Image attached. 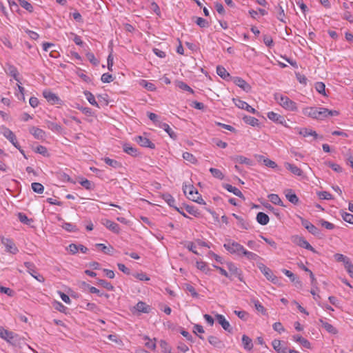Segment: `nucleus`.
<instances>
[{
    "label": "nucleus",
    "mask_w": 353,
    "mask_h": 353,
    "mask_svg": "<svg viewBox=\"0 0 353 353\" xmlns=\"http://www.w3.org/2000/svg\"><path fill=\"white\" fill-rule=\"evenodd\" d=\"M123 148V151L125 153H127L131 156L136 157L139 154L137 149L136 148L132 147L130 144H124Z\"/></svg>",
    "instance_id": "2f4dec72"
},
{
    "label": "nucleus",
    "mask_w": 353,
    "mask_h": 353,
    "mask_svg": "<svg viewBox=\"0 0 353 353\" xmlns=\"http://www.w3.org/2000/svg\"><path fill=\"white\" fill-rule=\"evenodd\" d=\"M2 134L16 148L19 149V144L17 142V137L10 129L7 128H3Z\"/></svg>",
    "instance_id": "9b49d317"
},
{
    "label": "nucleus",
    "mask_w": 353,
    "mask_h": 353,
    "mask_svg": "<svg viewBox=\"0 0 353 353\" xmlns=\"http://www.w3.org/2000/svg\"><path fill=\"white\" fill-rule=\"evenodd\" d=\"M6 72L12 77L17 81L19 82V79L18 78V70L17 68L11 64H7L6 68Z\"/></svg>",
    "instance_id": "aec40b11"
},
{
    "label": "nucleus",
    "mask_w": 353,
    "mask_h": 353,
    "mask_svg": "<svg viewBox=\"0 0 353 353\" xmlns=\"http://www.w3.org/2000/svg\"><path fill=\"white\" fill-rule=\"evenodd\" d=\"M185 210L189 214L193 215L195 217H199L201 214L199 210L196 208H195L194 206L187 205H185Z\"/></svg>",
    "instance_id": "c03bdc74"
},
{
    "label": "nucleus",
    "mask_w": 353,
    "mask_h": 353,
    "mask_svg": "<svg viewBox=\"0 0 353 353\" xmlns=\"http://www.w3.org/2000/svg\"><path fill=\"white\" fill-rule=\"evenodd\" d=\"M136 310L141 312L148 313L150 311V307L144 302L139 301L136 305Z\"/></svg>",
    "instance_id": "a19ab883"
},
{
    "label": "nucleus",
    "mask_w": 353,
    "mask_h": 353,
    "mask_svg": "<svg viewBox=\"0 0 353 353\" xmlns=\"http://www.w3.org/2000/svg\"><path fill=\"white\" fill-rule=\"evenodd\" d=\"M31 187L34 192H37L38 194H41L43 192L44 187L40 183L34 182L31 184Z\"/></svg>",
    "instance_id": "de8ad7c7"
},
{
    "label": "nucleus",
    "mask_w": 353,
    "mask_h": 353,
    "mask_svg": "<svg viewBox=\"0 0 353 353\" xmlns=\"http://www.w3.org/2000/svg\"><path fill=\"white\" fill-rule=\"evenodd\" d=\"M210 172L212 176L216 179H223L224 178L223 174L219 169L211 168H210Z\"/></svg>",
    "instance_id": "09e8293b"
},
{
    "label": "nucleus",
    "mask_w": 353,
    "mask_h": 353,
    "mask_svg": "<svg viewBox=\"0 0 353 353\" xmlns=\"http://www.w3.org/2000/svg\"><path fill=\"white\" fill-rule=\"evenodd\" d=\"M275 12H276V18L281 22L286 23L285 21V12L283 7L278 4L274 7Z\"/></svg>",
    "instance_id": "cd10ccee"
},
{
    "label": "nucleus",
    "mask_w": 353,
    "mask_h": 353,
    "mask_svg": "<svg viewBox=\"0 0 353 353\" xmlns=\"http://www.w3.org/2000/svg\"><path fill=\"white\" fill-rule=\"evenodd\" d=\"M268 118L276 123L281 125H285L286 121L283 116L279 114L274 112H269L267 114Z\"/></svg>",
    "instance_id": "4468645a"
},
{
    "label": "nucleus",
    "mask_w": 353,
    "mask_h": 353,
    "mask_svg": "<svg viewBox=\"0 0 353 353\" xmlns=\"http://www.w3.org/2000/svg\"><path fill=\"white\" fill-rule=\"evenodd\" d=\"M234 160L237 162V163H241V164H246V165H250L251 164V161L248 159L247 157H245L243 156H236L234 158Z\"/></svg>",
    "instance_id": "603ef678"
},
{
    "label": "nucleus",
    "mask_w": 353,
    "mask_h": 353,
    "mask_svg": "<svg viewBox=\"0 0 353 353\" xmlns=\"http://www.w3.org/2000/svg\"><path fill=\"white\" fill-rule=\"evenodd\" d=\"M257 222L263 225H267L270 221L269 216L264 212H259L256 214Z\"/></svg>",
    "instance_id": "bb28decb"
},
{
    "label": "nucleus",
    "mask_w": 353,
    "mask_h": 353,
    "mask_svg": "<svg viewBox=\"0 0 353 353\" xmlns=\"http://www.w3.org/2000/svg\"><path fill=\"white\" fill-rule=\"evenodd\" d=\"M159 126L163 129L172 139H176L177 138L176 134L170 128L168 124L159 122Z\"/></svg>",
    "instance_id": "b1692460"
},
{
    "label": "nucleus",
    "mask_w": 353,
    "mask_h": 353,
    "mask_svg": "<svg viewBox=\"0 0 353 353\" xmlns=\"http://www.w3.org/2000/svg\"><path fill=\"white\" fill-rule=\"evenodd\" d=\"M233 216L238 221V224L241 228L245 229V230L248 229V224L243 220V219L242 217H241L235 214H233Z\"/></svg>",
    "instance_id": "4d7b16f0"
},
{
    "label": "nucleus",
    "mask_w": 353,
    "mask_h": 353,
    "mask_svg": "<svg viewBox=\"0 0 353 353\" xmlns=\"http://www.w3.org/2000/svg\"><path fill=\"white\" fill-rule=\"evenodd\" d=\"M1 243L6 247V250L7 252L12 253L13 254H15L18 252V248L11 239L3 237L1 239Z\"/></svg>",
    "instance_id": "9d476101"
},
{
    "label": "nucleus",
    "mask_w": 353,
    "mask_h": 353,
    "mask_svg": "<svg viewBox=\"0 0 353 353\" xmlns=\"http://www.w3.org/2000/svg\"><path fill=\"white\" fill-rule=\"evenodd\" d=\"M315 89L319 93L323 95H326L325 85L323 82H316L315 83Z\"/></svg>",
    "instance_id": "6e6d98bb"
},
{
    "label": "nucleus",
    "mask_w": 353,
    "mask_h": 353,
    "mask_svg": "<svg viewBox=\"0 0 353 353\" xmlns=\"http://www.w3.org/2000/svg\"><path fill=\"white\" fill-rule=\"evenodd\" d=\"M299 134L303 135V137H308V136H312L315 139L319 138L318 134L316 132V131L312 130L311 129L308 128H301L299 131Z\"/></svg>",
    "instance_id": "7c9ffc66"
},
{
    "label": "nucleus",
    "mask_w": 353,
    "mask_h": 353,
    "mask_svg": "<svg viewBox=\"0 0 353 353\" xmlns=\"http://www.w3.org/2000/svg\"><path fill=\"white\" fill-rule=\"evenodd\" d=\"M223 188L226 189L228 192H232L234 195L240 198H244L243 194L237 188L234 187L230 184H225L223 185Z\"/></svg>",
    "instance_id": "c85d7f7f"
},
{
    "label": "nucleus",
    "mask_w": 353,
    "mask_h": 353,
    "mask_svg": "<svg viewBox=\"0 0 353 353\" xmlns=\"http://www.w3.org/2000/svg\"><path fill=\"white\" fill-rule=\"evenodd\" d=\"M17 216L19 220L26 225H30L33 222L32 219H28V216L22 212H19Z\"/></svg>",
    "instance_id": "a18cd8bd"
},
{
    "label": "nucleus",
    "mask_w": 353,
    "mask_h": 353,
    "mask_svg": "<svg viewBox=\"0 0 353 353\" xmlns=\"http://www.w3.org/2000/svg\"><path fill=\"white\" fill-rule=\"evenodd\" d=\"M184 289L189 292L193 297L197 298L199 296V294L196 292L195 288L192 285L185 283L184 285Z\"/></svg>",
    "instance_id": "3c124183"
},
{
    "label": "nucleus",
    "mask_w": 353,
    "mask_h": 353,
    "mask_svg": "<svg viewBox=\"0 0 353 353\" xmlns=\"http://www.w3.org/2000/svg\"><path fill=\"white\" fill-rule=\"evenodd\" d=\"M196 268L205 273H207L208 271L210 270L206 263L203 261H197Z\"/></svg>",
    "instance_id": "338daca9"
},
{
    "label": "nucleus",
    "mask_w": 353,
    "mask_h": 353,
    "mask_svg": "<svg viewBox=\"0 0 353 353\" xmlns=\"http://www.w3.org/2000/svg\"><path fill=\"white\" fill-rule=\"evenodd\" d=\"M272 345L277 353H282V350L285 352L287 349V347L281 346V341L278 339L273 340L272 342Z\"/></svg>",
    "instance_id": "c9c22d12"
},
{
    "label": "nucleus",
    "mask_w": 353,
    "mask_h": 353,
    "mask_svg": "<svg viewBox=\"0 0 353 353\" xmlns=\"http://www.w3.org/2000/svg\"><path fill=\"white\" fill-rule=\"evenodd\" d=\"M34 151L37 153L41 154H42L44 157H48L49 156V153L48 152V150H47V148L45 146L39 145V146H37L35 148Z\"/></svg>",
    "instance_id": "052dcab7"
},
{
    "label": "nucleus",
    "mask_w": 353,
    "mask_h": 353,
    "mask_svg": "<svg viewBox=\"0 0 353 353\" xmlns=\"http://www.w3.org/2000/svg\"><path fill=\"white\" fill-rule=\"evenodd\" d=\"M223 247L230 254H236L240 256H242V253L245 249L242 245L232 240H227Z\"/></svg>",
    "instance_id": "20e7f679"
},
{
    "label": "nucleus",
    "mask_w": 353,
    "mask_h": 353,
    "mask_svg": "<svg viewBox=\"0 0 353 353\" xmlns=\"http://www.w3.org/2000/svg\"><path fill=\"white\" fill-rule=\"evenodd\" d=\"M183 191L188 198L199 204H205L198 190L192 185H183Z\"/></svg>",
    "instance_id": "7ed1b4c3"
},
{
    "label": "nucleus",
    "mask_w": 353,
    "mask_h": 353,
    "mask_svg": "<svg viewBox=\"0 0 353 353\" xmlns=\"http://www.w3.org/2000/svg\"><path fill=\"white\" fill-rule=\"evenodd\" d=\"M43 95L44 98L48 101V102L52 105L60 104L61 102V100L59 98V97L50 90H44Z\"/></svg>",
    "instance_id": "f8f14e48"
},
{
    "label": "nucleus",
    "mask_w": 353,
    "mask_h": 353,
    "mask_svg": "<svg viewBox=\"0 0 353 353\" xmlns=\"http://www.w3.org/2000/svg\"><path fill=\"white\" fill-rule=\"evenodd\" d=\"M143 339L144 341H146V342L145 343V346L150 350H154L156 349V339H154L153 340L150 339L148 336H144L143 337Z\"/></svg>",
    "instance_id": "473e14b6"
},
{
    "label": "nucleus",
    "mask_w": 353,
    "mask_h": 353,
    "mask_svg": "<svg viewBox=\"0 0 353 353\" xmlns=\"http://www.w3.org/2000/svg\"><path fill=\"white\" fill-rule=\"evenodd\" d=\"M292 241L301 248H305L306 250H310L313 252H316L315 249L303 236L298 235L292 236Z\"/></svg>",
    "instance_id": "6e6552de"
},
{
    "label": "nucleus",
    "mask_w": 353,
    "mask_h": 353,
    "mask_svg": "<svg viewBox=\"0 0 353 353\" xmlns=\"http://www.w3.org/2000/svg\"><path fill=\"white\" fill-rule=\"evenodd\" d=\"M101 80L103 83H110L114 80V77L109 73H104L102 74Z\"/></svg>",
    "instance_id": "774afa93"
},
{
    "label": "nucleus",
    "mask_w": 353,
    "mask_h": 353,
    "mask_svg": "<svg viewBox=\"0 0 353 353\" xmlns=\"http://www.w3.org/2000/svg\"><path fill=\"white\" fill-rule=\"evenodd\" d=\"M86 57L94 65H97L99 63V60L95 58L94 54L92 52H87Z\"/></svg>",
    "instance_id": "69168bd1"
},
{
    "label": "nucleus",
    "mask_w": 353,
    "mask_h": 353,
    "mask_svg": "<svg viewBox=\"0 0 353 353\" xmlns=\"http://www.w3.org/2000/svg\"><path fill=\"white\" fill-rule=\"evenodd\" d=\"M19 4L21 5V6L22 8H23L24 9H26V10H28L30 12L33 11L32 6L29 2H28L26 0H19Z\"/></svg>",
    "instance_id": "13d9d810"
},
{
    "label": "nucleus",
    "mask_w": 353,
    "mask_h": 353,
    "mask_svg": "<svg viewBox=\"0 0 353 353\" xmlns=\"http://www.w3.org/2000/svg\"><path fill=\"white\" fill-rule=\"evenodd\" d=\"M303 114L314 119L323 120L328 117L337 116L339 113L323 107H306L303 108Z\"/></svg>",
    "instance_id": "f257e3e1"
},
{
    "label": "nucleus",
    "mask_w": 353,
    "mask_h": 353,
    "mask_svg": "<svg viewBox=\"0 0 353 353\" xmlns=\"http://www.w3.org/2000/svg\"><path fill=\"white\" fill-rule=\"evenodd\" d=\"M282 272L286 275L292 282H296L300 283L299 280H296L295 275L290 270L283 269Z\"/></svg>",
    "instance_id": "e2e57ef3"
},
{
    "label": "nucleus",
    "mask_w": 353,
    "mask_h": 353,
    "mask_svg": "<svg viewBox=\"0 0 353 353\" xmlns=\"http://www.w3.org/2000/svg\"><path fill=\"white\" fill-rule=\"evenodd\" d=\"M183 158L185 160L190 162L191 163H194V164L196 163V161H197V160L195 158V157L192 154H191L190 152H185L183 153Z\"/></svg>",
    "instance_id": "864d4df0"
},
{
    "label": "nucleus",
    "mask_w": 353,
    "mask_h": 353,
    "mask_svg": "<svg viewBox=\"0 0 353 353\" xmlns=\"http://www.w3.org/2000/svg\"><path fill=\"white\" fill-rule=\"evenodd\" d=\"M103 161L107 165L114 168H120L122 167V165L120 162L117 161V160L110 159L109 157H105Z\"/></svg>",
    "instance_id": "4c0bfd02"
},
{
    "label": "nucleus",
    "mask_w": 353,
    "mask_h": 353,
    "mask_svg": "<svg viewBox=\"0 0 353 353\" xmlns=\"http://www.w3.org/2000/svg\"><path fill=\"white\" fill-rule=\"evenodd\" d=\"M135 140L142 147L149 148L151 149H154L155 148V145L147 137L138 136L136 137Z\"/></svg>",
    "instance_id": "2eb2a0df"
},
{
    "label": "nucleus",
    "mask_w": 353,
    "mask_h": 353,
    "mask_svg": "<svg viewBox=\"0 0 353 353\" xmlns=\"http://www.w3.org/2000/svg\"><path fill=\"white\" fill-rule=\"evenodd\" d=\"M233 101L239 108L245 110L248 112H251L252 114H259V112L245 101H243L239 99H233Z\"/></svg>",
    "instance_id": "1a4fd4ad"
},
{
    "label": "nucleus",
    "mask_w": 353,
    "mask_h": 353,
    "mask_svg": "<svg viewBox=\"0 0 353 353\" xmlns=\"http://www.w3.org/2000/svg\"><path fill=\"white\" fill-rule=\"evenodd\" d=\"M192 20L194 21L196 25H198L200 28H207L209 26V23L205 19L199 17H193Z\"/></svg>",
    "instance_id": "e433bc0d"
},
{
    "label": "nucleus",
    "mask_w": 353,
    "mask_h": 353,
    "mask_svg": "<svg viewBox=\"0 0 353 353\" xmlns=\"http://www.w3.org/2000/svg\"><path fill=\"white\" fill-rule=\"evenodd\" d=\"M79 183L86 190H92L93 188V183L88 179H81L79 181Z\"/></svg>",
    "instance_id": "680f3d73"
},
{
    "label": "nucleus",
    "mask_w": 353,
    "mask_h": 353,
    "mask_svg": "<svg viewBox=\"0 0 353 353\" xmlns=\"http://www.w3.org/2000/svg\"><path fill=\"white\" fill-rule=\"evenodd\" d=\"M285 167L287 170L290 171L293 174L296 176H302L303 175V171L298 168L296 165L290 163H285Z\"/></svg>",
    "instance_id": "4be33fe9"
},
{
    "label": "nucleus",
    "mask_w": 353,
    "mask_h": 353,
    "mask_svg": "<svg viewBox=\"0 0 353 353\" xmlns=\"http://www.w3.org/2000/svg\"><path fill=\"white\" fill-rule=\"evenodd\" d=\"M97 283L108 290H114V286L105 280L99 279Z\"/></svg>",
    "instance_id": "8fccbe9b"
},
{
    "label": "nucleus",
    "mask_w": 353,
    "mask_h": 353,
    "mask_svg": "<svg viewBox=\"0 0 353 353\" xmlns=\"http://www.w3.org/2000/svg\"><path fill=\"white\" fill-rule=\"evenodd\" d=\"M242 343L244 349L247 350H251L253 348L252 340L245 334L242 336Z\"/></svg>",
    "instance_id": "c756f323"
},
{
    "label": "nucleus",
    "mask_w": 353,
    "mask_h": 353,
    "mask_svg": "<svg viewBox=\"0 0 353 353\" xmlns=\"http://www.w3.org/2000/svg\"><path fill=\"white\" fill-rule=\"evenodd\" d=\"M208 342L213 346L222 348L224 347V344L218 337L215 336H210L208 337Z\"/></svg>",
    "instance_id": "393cba45"
},
{
    "label": "nucleus",
    "mask_w": 353,
    "mask_h": 353,
    "mask_svg": "<svg viewBox=\"0 0 353 353\" xmlns=\"http://www.w3.org/2000/svg\"><path fill=\"white\" fill-rule=\"evenodd\" d=\"M341 216H342L343 219L345 221H346L350 224H353V214H350V213H348L346 212H343L341 213Z\"/></svg>",
    "instance_id": "bf43d9fd"
},
{
    "label": "nucleus",
    "mask_w": 353,
    "mask_h": 353,
    "mask_svg": "<svg viewBox=\"0 0 353 353\" xmlns=\"http://www.w3.org/2000/svg\"><path fill=\"white\" fill-rule=\"evenodd\" d=\"M84 94L86 97V99L91 105H94L96 107H99V105L95 100L94 96L90 92L85 91Z\"/></svg>",
    "instance_id": "49530a36"
},
{
    "label": "nucleus",
    "mask_w": 353,
    "mask_h": 353,
    "mask_svg": "<svg viewBox=\"0 0 353 353\" xmlns=\"http://www.w3.org/2000/svg\"><path fill=\"white\" fill-rule=\"evenodd\" d=\"M103 225L108 229H109L110 230H111L112 232H113L116 234H118L120 232L119 225L117 223H116L110 220L105 219L103 222Z\"/></svg>",
    "instance_id": "412c9836"
},
{
    "label": "nucleus",
    "mask_w": 353,
    "mask_h": 353,
    "mask_svg": "<svg viewBox=\"0 0 353 353\" xmlns=\"http://www.w3.org/2000/svg\"><path fill=\"white\" fill-rule=\"evenodd\" d=\"M334 259L336 261L343 262L345 264V268L347 265L348 263H351V261H350V259L347 258V256H344L342 254H339V253L335 254Z\"/></svg>",
    "instance_id": "79ce46f5"
},
{
    "label": "nucleus",
    "mask_w": 353,
    "mask_h": 353,
    "mask_svg": "<svg viewBox=\"0 0 353 353\" xmlns=\"http://www.w3.org/2000/svg\"><path fill=\"white\" fill-rule=\"evenodd\" d=\"M242 256H245L250 261H256L260 257L255 253L248 251L245 248L242 253Z\"/></svg>",
    "instance_id": "37998d69"
},
{
    "label": "nucleus",
    "mask_w": 353,
    "mask_h": 353,
    "mask_svg": "<svg viewBox=\"0 0 353 353\" xmlns=\"http://www.w3.org/2000/svg\"><path fill=\"white\" fill-rule=\"evenodd\" d=\"M29 132L33 137L40 141L46 139V134L42 129L32 126L30 128Z\"/></svg>",
    "instance_id": "ddd939ff"
},
{
    "label": "nucleus",
    "mask_w": 353,
    "mask_h": 353,
    "mask_svg": "<svg viewBox=\"0 0 353 353\" xmlns=\"http://www.w3.org/2000/svg\"><path fill=\"white\" fill-rule=\"evenodd\" d=\"M174 85L176 88H179L180 90L189 92L192 94L194 93V90L187 83L182 81H175Z\"/></svg>",
    "instance_id": "a878e982"
},
{
    "label": "nucleus",
    "mask_w": 353,
    "mask_h": 353,
    "mask_svg": "<svg viewBox=\"0 0 353 353\" xmlns=\"http://www.w3.org/2000/svg\"><path fill=\"white\" fill-rule=\"evenodd\" d=\"M274 99L283 109L288 111L296 112L298 110L296 103L287 96L280 93H275Z\"/></svg>",
    "instance_id": "f03ea898"
},
{
    "label": "nucleus",
    "mask_w": 353,
    "mask_h": 353,
    "mask_svg": "<svg viewBox=\"0 0 353 353\" xmlns=\"http://www.w3.org/2000/svg\"><path fill=\"white\" fill-rule=\"evenodd\" d=\"M216 73L223 79H228L230 77V74L227 72L225 68L221 65L216 67Z\"/></svg>",
    "instance_id": "58836bf2"
},
{
    "label": "nucleus",
    "mask_w": 353,
    "mask_h": 353,
    "mask_svg": "<svg viewBox=\"0 0 353 353\" xmlns=\"http://www.w3.org/2000/svg\"><path fill=\"white\" fill-rule=\"evenodd\" d=\"M24 265L27 268L28 272L33 278L41 283H43L45 281L44 277L41 274L37 273L36 266L33 263L28 261L24 262Z\"/></svg>",
    "instance_id": "423d86ee"
},
{
    "label": "nucleus",
    "mask_w": 353,
    "mask_h": 353,
    "mask_svg": "<svg viewBox=\"0 0 353 353\" xmlns=\"http://www.w3.org/2000/svg\"><path fill=\"white\" fill-rule=\"evenodd\" d=\"M299 219L300 220L302 225L312 234L314 236H319L321 234V230L316 228L314 225L311 223L308 220L305 219L301 216H298Z\"/></svg>",
    "instance_id": "0eeeda50"
},
{
    "label": "nucleus",
    "mask_w": 353,
    "mask_h": 353,
    "mask_svg": "<svg viewBox=\"0 0 353 353\" xmlns=\"http://www.w3.org/2000/svg\"><path fill=\"white\" fill-rule=\"evenodd\" d=\"M96 247L99 248L102 252H103L105 254H110V252H112L114 250L112 246L109 245V247H107L103 243H97Z\"/></svg>",
    "instance_id": "5fc2aeb1"
},
{
    "label": "nucleus",
    "mask_w": 353,
    "mask_h": 353,
    "mask_svg": "<svg viewBox=\"0 0 353 353\" xmlns=\"http://www.w3.org/2000/svg\"><path fill=\"white\" fill-rule=\"evenodd\" d=\"M243 120L246 124L250 125L252 126H258L259 125V120L256 118L251 116L245 115L243 117Z\"/></svg>",
    "instance_id": "72a5a7b5"
},
{
    "label": "nucleus",
    "mask_w": 353,
    "mask_h": 353,
    "mask_svg": "<svg viewBox=\"0 0 353 353\" xmlns=\"http://www.w3.org/2000/svg\"><path fill=\"white\" fill-rule=\"evenodd\" d=\"M216 319L225 331H228V332H232L230 324L225 319L223 315L217 314L216 315Z\"/></svg>",
    "instance_id": "f3484780"
},
{
    "label": "nucleus",
    "mask_w": 353,
    "mask_h": 353,
    "mask_svg": "<svg viewBox=\"0 0 353 353\" xmlns=\"http://www.w3.org/2000/svg\"><path fill=\"white\" fill-rule=\"evenodd\" d=\"M268 199L272 203H274L275 205H278L280 206H284L283 201H281V199H280L279 195L276 194H269Z\"/></svg>",
    "instance_id": "ea45409f"
},
{
    "label": "nucleus",
    "mask_w": 353,
    "mask_h": 353,
    "mask_svg": "<svg viewBox=\"0 0 353 353\" xmlns=\"http://www.w3.org/2000/svg\"><path fill=\"white\" fill-rule=\"evenodd\" d=\"M162 198L168 204L169 206L176 209V206L175 205V199L171 194L168 193L163 194L162 195Z\"/></svg>",
    "instance_id": "f704fd0d"
},
{
    "label": "nucleus",
    "mask_w": 353,
    "mask_h": 353,
    "mask_svg": "<svg viewBox=\"0 0 353 353\" xmlns=\"http://www.w3.org/2000/svg\"><path fill=\"white\" fill-rule=\"evenodd\" d=\"M234 83L242 88L246 92H248L251 90V86L249 83H248L244 79L241 77H235L234 79Z\"/></svg>",
    "instance_id": "a211bd4d"
},
{
    "label": "nucleus",
    "mask_w": 353,
    "mask_h": 353,
    "mask_svg": "<svg viewBox=\"0 0 353 353\" xmlns=\"http://www.w3.org/2000/svg\"><path fill=\"white\" fill-rule=\"evenodd\" d=\"M141 85L149 91H154L156 90V87L152 83H150L145 80H142Z\"/></svg>",
    "instance_id": "0e129e2a"
},
{
    "label": "nucleus",
    "mask_w": 353,
    "mask_h": 353,
    "mask_svg": "<svg viewBox=\"0 0 353 353\" xmlns=\"http://www.w3.org/2000/svg\"><path fill=\"white\" fill-rule=\"evenodd\" d=\"M257 267L260 270V271L263 274V275L265 276V278L272 282L273 283L276 284L279 279L277 276H276L272 271L268 268L266 265H265L263 263H260L257 265Z\"/></svg>",
    "instance_id": "39448f33"
},
{
    "label": "nucleus",
    "mask_w": 353,
    "mask_h": 353,
    "mask_svg": "<svg viewBox=\"0 0 353 353\" xmlns=\"http://www.w3.org/2000/svg\"><path fill=\"white\" fill-rule=\"evenodd\" d=\"M17 336L12 332H10L7 330H5L3 327L0 326V337L4 340H6L8 343H11L12 340Z\"/></svg>",
    "instance_id": "dca6fc26"
},
{
    "label": "nucleus",
    "mask_w": 353,
    "mask_h": 353,
    "mask_svg": "<svg viewBox=\"0 0 353 353\" xmlns=\"http://www.w3.org/2000/svg\"><path fill=\"white\" fill-rule=\"evenodd\" d=\"M321 326L329 333L332 334H337V330L330 323L324 321L323 319H319Z\"/></svg>",
    "instance_id": "5701e85b"
},
{
    "label": "nucleus",
    "mask_w": 353,
    "mask_h": 353,
    "mask_svg": "<svg viewBox=\"0 0 353 353\" xmlns=\"http://www.w3.org/2000/svg\"><path fill=\"white\" fill-rule=\"evenodd\" d=\"M286 199L292 204L297 205L299 202V199L296 194L291 189H288L285 192Z\"/></svg>",
    "instance_id": "6ab92c4d"
}]
</instances>
